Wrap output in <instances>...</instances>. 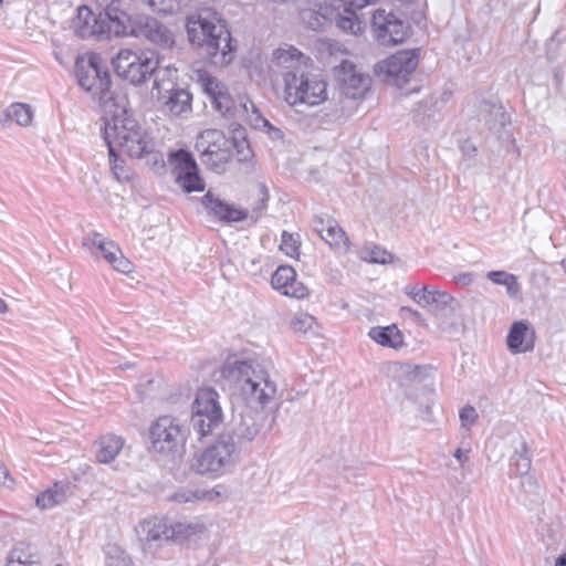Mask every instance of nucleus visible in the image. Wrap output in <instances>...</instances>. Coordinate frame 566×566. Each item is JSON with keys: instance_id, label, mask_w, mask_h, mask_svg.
Returning a JSON list of instances; mask_svg holds the SVG:
<instances>
[{"instance_id": "obj_32", "label": "nucleus", "mask_w": 566, "mask_h": 566, "mask_svg": "<svg viewBox=\"0 0 566 566\" xmlns=\"http://www.w3.org/2000/svg\"><path fill=\"white\" fill-rule=\"evenodd\" d=\"M453 297L447 293L439 291L427 285L419 289V296L415 297V302L422 307H427L432 304H441L448 306L453 303Z\"/></svg>"}, {"instance_id": "obj_57", "label": "nucleus", "mask_w": 566, "mask_h": 566, "mask_svg": "<svg viewBox=\"0 0 566 566\" xmlns=\"http://www.w3.org/2000/svg\"><path fill=\"white\" fill-rule=\"evenodd\" d=\"M346 106L342 105L338 108L335 109V113L338 114V117H342L345 114Z\"/></svg>"}, {"instance_id": "obj_39", "label": "nucleus", "mask_w": 566, "mask_h": 566, "mask_svg": "<svg viewBox=\"0 0 566 566\" xmlns=\"http://www.w3.org/2000/svg\"><path fill=\"white\" fill-rule=\"evenodd\" d=\"M7 116L20 126H29L32 123L33 112L28 104L14 103L9 106Z\"/></svg>"}, {"instance_id": "obj_29", "label": "nucleus", "mask_w": 566, "mask_h": 566, "mask_svg": "<svg viewBox=\"0 0 566 566\" xmlns=\"http://www.w3.org/2000/svg\"><path fill=\"white\" fill-rule=\"evenodd\" d=\"M39 559L40 557L34 546L20 543L10 551L7 557V566H35Z\"/></svg>"}, {"instance_id": "obj_53", "label": "nucleus", "mask_w": 566, "mask_h": 566, "mask_svg": "<svg viewBox=\"0 0 566 566\" xmlns=\"http://www.w3.org/2000/svg\"><path fill=\"white\" fill-rule=\"evenodd\" d=\"M406 294L415 301V297L419 296V289L415 286L408 287Z\"/></svg>"}, {"instance_id": "obj_41", "label": "nucleus", "mask_w": 566, "mask_h": 566, "mask_svg": "<svg viewBox=\"0 0 566 566\" xmlns=\"http://www.w3.org/2000/svg\"><path fill=\"white\" fill-rule=\"evenodd\" d=\"M198 82L210 99L226 88L216 77L205 71L198 72Z\"/></svg>"}, {"instance_id": "obj_62", "label": "nucleus", "mask_w": 566, "mask_h": 566, "mask_svg": "<svg viewBox=\"0 0 566 566\" xmlns=\"http://www.w3.org/2000/svg\"><path fill=\"white\" fill-rule=\"evenodd\" d=\"M3 0H0V4L2 3Z\"/></svg>"}, {"instance_id": "obj_34", "label": "nucleus", "mask_w": 566, "mask_h": 566, "mask_svg": "<svg viewBox=\"0 0 566 566\" xmlns=\"http://www.w3.org/2000/svg\"><path fill=\"white\" fill-rule=\"evenodd\" d=\"M486 277L496 285H504L510 297H516L520 293L517 277L505 271H491Z\"/></svg>"}, {"instance_id": "obj_4", "label": "nucleus", "mask_w": 566, "mask_h": 566, "mask_svg": "<svg viewBox=\"0 0 566 566\" xmlns=\"http://www.w3.org/2000/svg\"><path fill=\"white\" fill-rule=\"evenodd\" d=\"M283 82L284 101L295 109L300 106L321 105L328 97L327 82L321 75L308 72L306 69L285 72Z\"/></svg>"}, {"instance_id": "obj_25", "label": "nucleus", "mask_w": 566, "mask_h": 566, "mask_svg": "<svg viewBox=\"0 0 566 566\" xmlns=\"http://www.w3.org/2000/svg\"><path fill=\"white\" fill-rule=\"evenodd\" d=\"M220 496L221 493L216 488L207 489L198 485H187L176 490L169 499L177 504H193L205 501L211 502Z\"/></svg>"}, {"instance_id": "obj_38", "label": "nucleus", "mask_w": 566, "mask_h": 566, "mask_svg": "<svg viewBox=\"0 0 566 566\" xmlns=\"http://www.w3.org/2000/svg\"><path fill=\"white\" fill-rule=\"evenodd\" d=\"M531 452L525 441L521 443V450H516L512 457V464L515 467L516 473L521 476H526L531 470Z\"/></svg>"}, {"instance_id": "obj_6", "label": "nucleus", "mask_w": 566, "mask_h": 566, "mask_svg": "<svg viewBox=\"0 0 566 566\" xmlns=\"http://www.w3.org/2000/svg\"><path fill=\"white\" fill-rule=\"evenodd\" d=\"M242 147L238 153L242 155L241 159H247L250 149L245 142L234 143L229 139L219 129H206L201 132L196 142V149L201 155V161L209 169L220 174L226 170V166L232 157V147Z\"/></svg>"}, {"instance_id": "obj_42", "label": "nucleus", "mask_w": 566, "mask_h": 566, "mask_svg": "<svg viewBox=\"0 0 566 566\" xmlns=\"http://www.w3.org/2000/svg\"><path fill=\"white\" fill-rule=\"evenodd\" d=\"M316 323V319L313 315L306 312H297L291 319V328L295 333L306 334L310 332Z\"/></svg>"}, {"instance_id": "obj_30", "label": "nucleus", "mask_w": 566, "mask_h": 566, "mask_svg": "<svg viewBox=\"0 0 566 566\" xmlns=\"http://www.w3.org/2000/svg\"><path fill=\"white\" fill-rule=\"evenodd\" d=\"M368 335L381 346L397 349L403 344L402 334L395 325L371 327Z\"/></svg>"}, {"instance_id": "obj_12", "label": "nucleus", "mask_w": 566, "mask_h": 566, "mask_svg": "<svg viewBox=\"0 0 566 566\" xmlns=\"http://www.w3.org/2000/svg\"><path fill=\"white\" fill-rule=\"evenodd\" d=\"M113 66L118 76L134 85L142 84L158 66V56L154 51L120 50L113 59Z\"/></svg>"}, {"instance_id": "obj_14", "label": "nucleus", "mask_w": 566, "mask_h": 566, "mask_svg": "<svg viewBox=\"0 0 566 566\" xmlns=\"http://www.w3.org/2000/svg\"><path fill=\"white\" fill-rule=\"evenodd\" d=\"M334 75L338 82L339 91L347 98H361L370 90L371 77L348 60L342 61L334 69Z\"/></svg>"}, {"instance_id": "obj_17", "label": "nucleus", "mask_w": 566, "mask_h": 566, "mask_svg": "<svg viewBox=\"0 0 566 566\" xmlns=\"http://www.w3.org/2000/svg\"><path fill=\"white\" fill-rule=\"evenodd\" d=\"M213 107L222 113L228 114L232 109L235 114L242 113L254 127H268L274 135H280V129L273 127L268 119H265L256 106L249 99L240 101L239 105H234L233 99L228 94L226 88L218 93L212 99H210Z\"/></svg>"}, {"instance_id": "obj_19", "label": "nucleus", "mask_w": 566, "mask_h": 566, "mask_svg": "<svg viewBox=\"0 0 566 566\" xmlns=\"http://www.w3.org/2000/svg\"><path fill=\"white\" fill-rule=\"evenodd\" d=\"M95 247L104 259L118 272L130 273L133 263L124 256L118 245L98 232H91L83 239V247Z\"/></svg>"}, {"instance_id": "obj_23", "label": "nucleus", "mask_w": 566, "mask_h": 566, "mask_svg": "<svg viewBox=\"0 0 566 566\" xmlns=\"http://www.w3.org/2000/svg\"><path fill=\"white\" fill-rule=\"evenodd\" d=\"M171 521L151 517L140 522L136 528L140 538L147 543L170 541Z\"/></svg>"}, {"instance_id": "obj_18", "label": "nucleus", "mask_w": 566, "mask_h": 566, "mask_svg": "<svg viewBox=\"0 0 566 566\" xmlns=\"http://www.w3.org/2000/svg\"><path fill=\"white\" fill-rule=\"evenodd\" d=\"M371 25L382 44H398L408 35V27L394 13L378 9L373 14Z\"/></svg>"}, {"instance_id": "obj_58", "label": "nucleus", "mask_w": 566, "mask_h": 566, "mask_svg": "<svg viewBox=\"0 0 566 566\" xmlns=\"http://www.w3.org/2000/svg\"><path fill=\"white\" fill-rule=\"evenodd\" d=\"M55 59L59 60L60 63H62V61L60 60L61 55H57V53H55Z\"/></svg>"}, {"instance_id": "obj_59", "label": "nucleus", "mask_w": 566, "mask_h": 566, "mask_svg": "<svg viewBox=\"0 0 566 566\" xmlns=\"http://www.w3.org/2000/svg\"><path fill=\"white\" fill-rule=\"evenodd\" d=\"M55 59L59 60L60 63H62V61L60 60L61 55H57V53H55Z\"/></svg>"}, {"instance_id": "obj_45", "label": "nucleus", "mask_w": 566, "mask_h": 566, "mask_svg": "<svg viewBox=\"0 0 566 566\" xmlns=\"http://www.w3.org/2000/svg\"><path fill=\"white\" fill-rule=\"evenodd\" d=\"M111 170L118 181H125L129 179V172L125 168L124 160L119 159L114 153V156L109 155Z\"/></svg>"}, {"instance_id": "obj_60", "label": "nucleus", "mask_w": 566, "mask_h": 566, "mask_svg": "<svg viewBox=\"0 0 566 566\" xmlns=\"http://www.w3.org/2000/svg\"><path fill=\"white\" fill-rule=\"evenodd\" d=\"M175 0H168V2H174Z\"/></svg>"}, {"instance_id": "obj_46", "label": "nucleus", "mask_w": 566, "mask_h": 566, "mask_svg": "<svg viewBox=\"0 0 566 566\" xmlns=\"http://www.w3.org/2000/svg\"><path fill=\"white\" fill-rule=\"evenodd\" d=\"M478 419V412L472 406H465L460 411V421L463 427L472 426Z\"/></svg>"}, {"instance_id": "obj_61", "label": "nucleus", "mask_w": 566, "mask_h": 566, "mask_svg": "<svg viewBox=\"0 0 566 566\" xmlns=\"http://www.w3.org/2000/svg\"><path fill=\"white\" fill-rule=\"evenodd\" d=\"M564 264H565V269H566V261H564Z\"/></svg>"}, {"instance_id": "obj_21", "label": "nucleus", "mask_w": 566, "mask_h": 566, "mask_svg": "<svg viewBox=\"0 0 566 566\" xmlns=\"http://www.w3.org/2000/svg\"><path fill=\"white\" fill-rule=\"evenodd\" d=\"M271 285L286 296L303 298L308 295L306 286L296 280L292 266H279L271 277Z\"/></svg>"}, {"instance_id": "obj_26", "label": "nucleus", "mask_w": 566, "mask_h": 566, "mask_svg": "<svg viewBox=\"0 0 566 566\" xmlns=\"http://www.w3.org/2000/svg\"><path fill=\"white\" fill-rule=\"evenodd\" d=\"M170 541L184 544L200 537L206 533L207 526L205 522L199 518L171 522Z\"/></svg>"}, {"instance_id": "obj_40", "label": "nucleus", "mask_w": 566, "mask_h": 566, "mask_svg": "<svg viewBox=\"0 0 566 566\" xmlns=\"http://www.w3.org/2000/svg\"><path fill=\"white\" fill-rule=\"evenodd\" d=\"M492 115L494 123L490 126V129L497 135L499 139H510L511 133L505 128L510 118L504 109L501 106H493Z\"/></svg>"}, {"instance_id": "obj_16", "label": "nucleus", "mask_w": 566, "mask_h": 566, "mask_svg": "<svg viewBox=\"0 0 566 566\" xmlns=\"http://www.w3.org/2000/svg\"><path fill=\"white\" fill-rule=\"evenodd\" d=\"M268 417L264 410L245 407L234 419L233 440L240 443H250L266 431Z\"/></svg>"}, {"instance_id": "obj_2", "label": "nucleus", "mask_w": 566, "mask_h": 566, "mask_svg": "<svg viewBox=\"0 0 566 566\" xmlns=\"http://www.w3.org/2000/svg\"><path fill=\"white\" fill-rule=\"evenodd\" d=\"M222 374L230 382L233 394L245 402V407L263 410L276 395L275 382L258 361H234L227 365Z\"/></svg>"}, {"instance_id": "obj_55", "label": "nucleus", "mask_w": 566, "mask_h": 566, "mask_svg": "<svg viewBox=\"0 0 566 566\" xmlns=\"http://www.w3.org/2000/svg\"><path fill=\"white\" fill-rule=\"evenodd\" d=\"M555 566H566V554L556 559Z\"/></svg>"}, {"instance_id": "obj_54", "label": "nucleus", "mask_w": 566, "mask_h": 566, "mask_svg": "<svg viewBox=\"0 0 566 566\" xmlns=\"http://www.w3.org/2000/svg\"><path fill=\"white\" fill-rule=\"evenodd\" d=\"M401 311L406 312V313H409V314H411L415 317H419L420 316V313L418 311L412 310L410 307H402Z\"/></svg>"}, {"instance_id": "obj_9", "label": "nucleus", "mask_w": 566, "mask_h": 566, "mask_svg": "<svg viewBox=\"0 0 566 566\" xmlns=\"http://www.w3.org/2000/svg\"><path fill=\"white\" fill-rule=\"evenodd\" d=\"M75 75L80 86L87 91L102 106H116L112 103L113 93L109 92V74L99 65V57L96 54H91L88 60L77 56L75 60Z\"/></svg>"}, {"instance_id": "obj_3", "label": "nucleus", "mask_w": 566, "mask_h": 566, "mask_svg": "<svg viewBox=\"0 0 566 566\" xmlns=\"http://www.w3.org/2000/svg\"><path fill=\"white\" fill-rule=\"evenodd\" d=\"M104 139L108 146V153L127 154L130 157L140 158L154 150L155 144L147 132L124 107L116 106L109 120L105 122Z\"/></svg>"}, {"instance_id": "obj_37", "label": "nucleus", "mask_w": 566, "mask_h": 566, "mask_svg": "<svg viewBox=\"0 0 566 566\" xmlns=\"http://www.w3.org/2000/svg\"><path fill=\"white\" fill-rule=\"evenodd\" d=\"M358 255L363 261L381 264L389 263L392 259V255L389 252L374 243L364 245L359 250Z\"/></svg>"}, {"instance_id": "obj_44", "label": "nucleus", "mask_w": 566, "mask_h": 566, "mask_svg": "<svg viewBox=\"0 0 566 566\" xmlns=\"http://www.w3.org/2000/svg\"><path fill=\"white\" fill-rule=\"evenodd\" d=\"M300 243L289 232L283 231L280 249L289 256L296 258L298 256Z\"/></svg>"}, {"instance_id": "obj_1", "label": "nucleus", "mask_w": 566, "mask_h": 566, "mask_svg": "<svg viewBox=\"0 0 566 566\" xmlns=\"http://www.w3.org/2000/svg\"><path fill=\"white\" fill-rule=\"evenodd\" d=\"M187 33L210 64L227 66L234 57L235 45L226 22L216 12L202 10L187 19Z\"/></svg>"}, {"instance_id": "obj_51", "label": "nucleus", "mask_w": 566, "mask_h": 566, "mask_svg": "<svg viewBox=\"0 0 566 566\" xmlns=\"http://www.w3.org/2000/svg\"><path fill=\"white\" fill-rule=\"evenodd\" d=\"M164 2H165V0H149L150 6L154 7L155 9H157L158 11H166V10L172 9L171 3H168L165 7H161V4H164Z\"/></svg>"}, {"instance_id": "obj_24", "label": "nucleus", "mask_w": 566, "mask_h": 566, "mask_svg": "<svg viewBox=\"0 0 566 566\" xmlns=\"http://www.w3.org/2000/svg\"><path fill=\"white\" fill-rule=\"evenodd\" d=\"M535 333L524 321L513 323L507 335V347L513 353H526L534 348Z\"/></svg>"}, {"instance_id": "obj_43", "label": "nucleus", "mask_w": 566, "mask_h": 566, "mask_svg": "<svg viewBox=\"0 0 566 566\" xmlns=\"http://www.w3.org/2000/svg\"><path fill=\"white\" fill-rule=\"evenodd\" d=\"M106 566H134V562L127 553L114 548L107 554Z\"/></svg>"}, {"instance_id": "obj_56", "label": "nucleus", "mask_w": 566, "mask_h": 566, "mask_svg": "<svg viewBox=\"0 0 566 566\" xmlns=\"http://www.w3.org/2000/svg\"><path fill=\"white\" fill-rule=\"evenodd\" d=\"M7 312H8V305H7V303L4 302V300H2V298L0 297V313H1V314H4V313H7Z\"/></svg>"}, {"instance_id": "obj_48", "label": "nucleus", "mask_w": 566, "mask_h": 566, "mask_svg": "<svg viewBox=\"0 0 566 566\" xmlns=\"http://www.w3.org/2000/svg\"><path fill=\"white\" fill-rule=\"evenodd\" d=\"M469 452H470L469 449L464 450V449L458 448L453 452V457L457 459V461L460 463V465H463L464 463H467L469 461Z\"/></svg>"}, {"instance_id": "obj_28", "label": "nucleus", "mask_w": 566, "mask_h": 566, "mask_svg": "<svg viewBox=\"0 0 566 566\" xmlns=\"http://www.w3.org/2000/svg\"><path fill=\"white\" fill-rule=\"evenodd\" d=\"M191 94L184 88H175L166 93L163 101L166 109L174 116H181L191 112Z\"/></svg>"}, {"instance_id": "obj_15", "label": "nucleus", "mask_w": 566, "mask_h": 566, "mask_svg": "<svg viewBox=\"0 0 566 566\" xmlns=\"http://www.w3.org/2000/svg\"><path fill=\"white\" fill-rule=\"evenodd\" d=\"M174 165V174L177 185L186 192L203 191L205 181L199 176L198 166L192 155L179 149L169 155Z\"/></svg>"}, {"instance_id": "obj_49", "label": "nucleus", "mask_w": 566, "mask_h": 566, "mask_svg": "<svg viewBox=\"0 0 566 566\" xmlns=\"http://www.w3.org/2000/svg\"><path fill=\"white\" fill-rule=\"evenodd\" d=\"M258 263H259V259H255V258L245 259L243 262V268L245 271L255 274L258 272V269H256Z\"/></svg>"}, {"instance_id": "obj_27", "label": "nucleus", "mask_w": 566, "mask_h": 566, "mask_svg": "<svg viewBox=\"0 0 566 566\" xmlns=\"http://www.w3.org/2000/svg\"><path fill=\"white\" fill-rule=\"evenodd\" d=\"M125 441L115 434L102 436L95 443V457L99 463H111L123 450Z\"/></svg>"}, {"instance_id": "obj_8", "label": "nucleus", "mask_w": 566, "mask_h": 566, "mask_svg": "<svg viewBox=\"0 0 566 566\" xmlns=\"http://www.w3.org/2000/svg\"><path fill=\"white\" fill-rule=\"evenodd\" d=\"M188 436L189 428L171 416L157 418L149 429L151 449L171 459L182 455Z\"/></svg>"}, {"instance_id": "obj_20", "label": "nucleus", "mask_w": 566, "mask_h": 566, "mask_svg": "<svg viewBox=\"0 0 566 566\" xmlns=\"http://www.w3.org/2000/svg\"><path fill=\"white\" fill-rule=\"evenodd\" d=\"M201 205L208 216L213 217L221 222H238L248 217L247 211L227 203L211 191H208L201 198Z\"/></svg>"}, {"instance_id": "obj_22", "label": "nucleus", "mask_w": 566, "mask_h": 566, "mask_svg": "<svg viewBox=\"0 0 566 566\" xmlns=\"http://www.w3.org/2000/svg\"><path fill=\"white\" fill-rule=\"evenodd\" d=\"M154 78L151 95L157 99H164L166 93H170L176 88L178 80V70L171 65H163L158 57V66L150 73Z\"/></svg>"}, {"instance_id": "obj_47", "label": "nucleus", "mask_w": 566, "mask_h": 566, "mask_svg": "<svg viewBox=\"0 0 566 566\" xmlns=\"http://www.w3.org/2000/svg\"><path fill=\"white\" fill-rule=\"evenodd\" d=\"M335 220L328 218V219H324L322 217H315L314 220H313V224H314V230L317 232V234L322 238L323 234L327 231L328 229V226H331V223H334Z\"/></svg>"}, {"instance_id": "obj_35", "label": "nucleus", "mask_w": 566, "mask_h": 566, "mask_svg": "<svg viewBox=\"0 0 566 566\" xmlns=\"http://www.w3.org/2000/svg\"><path fill=\"white\" fill-rule=\"evenodd\" d=\"M337 27L356 35L364 31L365 23L358 18L355 10L345 8L344 12L337 18Z\"/></svg>"}, {"instance_id": "obj_10", "label": "nucleus", "mask_w": 566, "mask_h": 566, "mask_svg": "<svg viewBox=\"0 0 566 566\" xmlns=\"http://www.w3.org/2000/svg\"><path fill=\"white\" fill-rule=\"evenodd\" d=\"M101 6H105L104 12L99 14L93 13V11L86 6L80 7L77 10L76 19L73 21V29L76 35L81 39H90L93 36H106L111 38L115 35L113 25L115 17L119 18L114 11L126 12L122 9L119 0H97Z\"/></svg>"}, {"instance_id": "obj_50", "label": "nucleus", "mask_w": 566, "mask_h": 566, "mask_svg": "<svg viewBox=\"0 0 566 566\" xmlns=\"http://www.w3.org/2000/svg\"><path fill=\"white\" fill-rule=\"evenodd\" d=\"M9 482H11L9 471L0 463V484L9 486Z\"/></svg>"}, {"instance_id": "obj_31", "label": "nucleus", "mask_w": 566, "mask_h": 566, "mask_svg": "<svg viewBox=\"0 0 566 566\" xmlns=\"http://www.w3.org/2000/svg\"><path fill=\"white\" fill-rule=\"evenodd\" d=\"M273 63L275 66L285 69L286 72L295 69H306L304 55L293 46L274 51Z\"/></svg>"}, {"instance_id": "obj_13", "label": "nucleus", "mask_w": 566, "mask_h": 566, "mask_svg": "<svg viewBox=\"0 0 566 566\" xmlns=\"http://www.w3.org/2000/svg\"><path fill=\"white\" fill-rule=\"evenodd\" d=\"M419 64L417 50H401L379 61L375 74L389 85L402 88L410 82Z\"/></svg>"}, {"instance_id": "obj_11", "label": "nucleus", "mask_w": 566, "mask_h": 566, "mask_svg": "<svg viewBox=\"0 0 566 566\" xmlns=\"http://www.w3.org/2000/svg\"><path fill=\"white\" fill-rule=\"evenodd\" d=\"M218 399L219 395L212 388H201L197 391L189 431L192 430L198 440L213 433L222 423L223 413Z\"/></svg>"}, {"instance_id": "obj_36", "label": "nucleus", "mask_w": 566, "mask_h": 566, "mask_svg": "<svg viewBox=\"0 0 566 566\" xmlns=\"http://www.w3.org/2000/svg\"><path fill=\"white\" fill-rule=\"evenodd\" d=\"M322 239L333 249L346 252L348 250V238L344 230L335 221L328 226L327 231L323 234Z\"/></svg>"}, {"instance_id": "obj_52", "label": "nucleus", "mask_w": 566, "mask_h": 566, "mask_svg": "<svg viewBox=\"0 0 566 566\" xmlns=\"http://www.w3.org/2000/svg\"><path fill=\"white\" fill-rule=\"evenodd\" d=\"M457 281L462 283L463 285H468L472 282V275L469 273L461 274L458 276Z\"/></svg>"}, {"instance_id": "obj_7", "label": "nucleus", "mask_w": 566, "mask_h": 566, "mask_svg": "<svg viewBox=\"0 0 566 566\" xmlns=\"http://www.w3.org/2000/svg\"><path fill=\"white\" fill-rule=\"evenodd\" d=\"M114 12V10H112ZM118 17H115L113 30L116 35H133L136 38H145L153 44L163 49H170L175 44L174 33L157 19L136 14L129 15L127 12L115 11Z\"/></svg>"}, {"instance_id": "obj_5", "label": "nucleus", "mask_w": 566, "mask_h": 566, "mask_svg": "<svg viewBox=\"0 0 566 566\" xmlns=\"http://www.w3.org/2000/svg\"><path fill=\"white\" fill-rule=\"evenodd\" d=\"M240 461V449L230 434L220 436L195 460L193 470L202 475L219 478L234 471Z\"/></svg>"}, {"instance_id": "obj_33", "label": "nucleus", "mask_w": 566, "mask_h": 566, "mask_svg": "<svg viewBox=\"0 0 566 566\" xmlns=\"http://www.w3.org/2000/svg\"><path fill=\"white\" fill-rule=\"evenodd\" d=\"M67 491L69 485L56 483L36 497V505L41 509H51L61 504L67 499Z\"/></svg>"}]
</instances>
